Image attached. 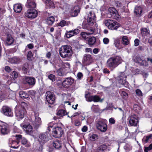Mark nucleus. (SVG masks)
<instances>
[{"instance_id":"41","label":"nucleus","mask_w":152,"mask_h":152,"mask_svg":"<svg viewBox=\"0 0 152 152\" xmlns=\"http://www.w3.org/2000/svg\"><path fill=\"white\" fill-rule=\"evenodd\" d=\"M57 114L59 117H62L64 116L67 115V114L66 110L61 109L58 111Z\"/></svg>"},{"instance_id":"12","label":"nucleus","mask_w":152,"mask_h":152,"mask_svg":"<svg viewBox=\"0 0 152 152\" xmlns=\"http://www.w3.org/2000/svg\"><path fill=\"white\" fill-rule=\"evenodd\" d=\"M0 132L2 135L8 134L10 132L9 125L6 123L1 122L0 123Z\"/></svg>"},{"instance_id":"21","label":"nucleus","mask_w":152,"mask_h":152,"mask_svg":"<svg viewBox=\"0 0 152 152\" xmlns=\"http://www.w3.org/2000/svg\"><path fill=\"white\" fill-rule=\"evenodd\" d=\"M96 18L95 13L92 11H90L88 14L87 21L89 24H93Z\"/></svg>"},{"instance_id":"6","label":"nucleus","mask_w":152,"mask_h":152,"mask_svg":"<svg viewBox=\"0 0 152 152\" xmlns=\"http://www.w3.org/2000/svg\"><path fill=\"white\" fill-rule=\"evenodd\" d=\"M50 136V133L46 132L40 133L39 135L38 140L40 144H44L49 140V137Z\"/></svg>"},{"instance_id":"4","label":"nucleus","mask_w":152,"mask_h":152,"mask_svg":"<svg viewBox=\"0 0 152 152\" xmlns=\"http://www.w3.org/2000/svg\"><path fill=\"white\" fill-rule=\"evenodd\" d=\"M104 23L109 29L112 30H117L120 26V24L117 21L110 19L106 20Z\"/></svg>"},{"instance_id":"62","label":"nucleus","mask_w":152,"mask_h":152,"mask_svg":"<svg viewBox=\"0 0 152 152\" xmlns=\"http://www.w3.org/2000/svg\"><path fill=\"white\" fill-rule=\"evenodd\" d=\"M140 41L139 40L137 39H136L134 41V45L136 46H137L139 45Z\"/></svg>"},{"instance_id":"18","label":"nucleus","mask_w":152,"mask_h":152,"mask_svg":"<svg viewBox=\"0 0 152 152\" xmlns=\"http://www.w3.org/2000/svg\"><path fill=\"white\" fill-rule=\"evenodd\" d=\"M80 30L77 28L69 31H66L65 36L67 38H70L74 36L77 35L80 32Z\"/></svg>"},{"instance_id":"54","label":"nucleus","mask_w":152,"mask_h":152,"mask_svg":"<svg viewBox=\"0 0 152 152\" xmlns=\"http://www.w3.org/2000/svg\"><path fill=\"white\" fill-rule=\"evenodd\" d=\"M33 56V55L32 52L31 51H29L28 53L27 56L28 59L29 60H31V58Z\"/></svg>"},{"instance_id":"46","label":"nucleus","mask_w":152,"mask_h":152,"mask_svg":"<svg viewBox=\"0 0 152 152\" xmlns=\"http://www.w3.org/2000/svg\"><path fill=\"white\" fill-rule=\"evenodd\" d=\"M29 64L28 63H26L23 65L22 70L24 73H27L29 69Z\"/></svg>"},{"instance_id":"7","label":"nucleus","mask_w":152,"mask_h":152,"mask_svg":"<svg viewBox=\"0 0 152 152\" xmlns=\"http://www.w3.org/2000/svg\"><path fill=\"white\" fill-rule=\"evenodd\" d=\"M15 115L18 120H20L24 117L26 113V109L15 107Z\"/></svg>"},{"instance_id":"5","label":"nucleus","mask_w":152,"mask_h":152,"mask_svg":"<svg viewBox=\"0 0 152 152\" xmlns=\"http://www.w3.org/2000/svg\"><path fill=\"white\" fill-rule=\"evenodd\" d=\"M90 93L88 92L85 94L86 100L89 102H102L103 99H101L100 96L97 95H90Z\"/></svg>"},{"instance_id":"26","label":"nucleus","mask_w":152,"mask_h":152,"mask_svg":"<svg viewBox=\"0 0 152 152\" xmlns=\"http://www.w3.org/2000/svg\"><path fill=\"white\" fill-rule=\"evenodd\" d=\"M10 61L11 64H18L22 61V59L19 56H15L10 59Z\"/></svg>"},{"instance_id":"9","label":"nucleus","mask_w":152,"mask_h":152,"mask_svg":"<svg viewBox=\"0 0 152 152\" xmlns=\"http://www.w3.org/2000/svg\"><path fill=\"white\" fill-rule=\"evenodd\" d=\"M132 60L134 62L139 64L141 66H146L148 65V62L142 58L139 54L134 55L133 57Z\"/></svg>"},{"instance_id":"52","label":"nucleus","mask_w":152,"mask_h":152,"mask_svg":"<svg viewBox=\"0 0 152 152\" xmlns=\"http://www.w3.org/2000/svg\"><path fill=\"white\" fill-rule=\"evenodd\" d=\"M10 75L12 78H16L18 77V73L16 71H13L11 73Z\"/></svg>"},{"instance_id":"29","label":"nucleus","mask_w":152,"mask_h":152,"mask_svg":"<svg viewBox=\"0 0 152 152\" xmlns=\"http://www.w3.org/2000/svg\"><path fill=\"white\" fill-rule=\"evenodd\" d=\"M7 36L6 39V43L8 45H10L12 44L14 42V39L11 34L9 33L6 34Z\"/></svg>"},{"instance_id":"27","label":"nucleus","mask_w":152,"mask_h":152,"mask_svg":"<svg viewBox=\"0 0 152 152\" xmlns=\"http://www.w3.org/2000/svg\"><path fill=\"white\" fill-rule=\"evenodd\" d=\"M80 8L78 5L74 6L71 12V14L73 17L77 16L78 13L80 12Z\"/></svg>"},{"instance_id":"16","label":"nucleus","mask_w":152,"mask_h":152,"mask_svg":"<svg viewBox=\"0 0 152 152\" xmlns=\"http://www.w3.org/2000/svg\"><path fill=\"white\" fill-rule=\"evenodd\" d=\"M108 11L113 19L117 20L119 18L120 16L117 10L114 7H110L108 9Z\"/></svg>"},{"instance_id":"15","label":"nucleus","mask_w":152,"mask_h":152,"mask_svg":"<svg viewBox=\"0 0 152 152\" xmlns=\"http://www.w3.org/2000/svg\"><path fill=\"white\" fill-rule=\"evenodd\" d=\"M23 83L27 84L29 86H34L36 83V79L35 78L29 76H25L23 78Z\"/></svg>"},{"instance_id":"38","label":"nucleus","mask_w":152,"mask_h":152,"mask_svg":"<svg viewBox=\"0 0 152 152\" xmlns=\"http://www.w3.org/2000/svg\"><path fill=\"white\" fill-rule=\"evenodd\" d=\"M126 76H125L124 78H123L122 76H120L119 80V82L126 87L128 86V83L126 81Z\"/></svg>"},{"instance_id":"33","label":"nucleus","mask_w":152,"mask_h":152,"mask_svg":"<svg viewBox=\"0 0 152 152\" xmlns=\"http://www.w3.org/2000/svg\"><path fill=\"white\" fill-rule=\"evenodd\" d=\"M152 140V134L149 135L145 136L142 139V142L143 143L151 142Z\"/></svg>"},{"instance_id":"45","label":"nucleus","mask_w":152,"mask_h":152,"mask_svg":"<svg viewBox=\"0 0 152 152\" xmlns=\"http://www.w3.org/2000/svg\"><path fill=\"white\" fill-rule=\"evenodd\" d=\"M91 110L93 111L96 113H99L100 111V110L99 107L98 105H96L93 104L91 107Z\"/></svg>"},{"instance_id":"17","label":"nucleus","mask_w":152,"mask_h":152,"mask_svg":"<svg viewBox=\"0 0 152 152\" xmlns=\"http://www.w3.org/2000/svg\"><path fill=\"white\" fill-rule=\"evenodd\" d=\"M97 128L101 132H105L107 129V125L104 121H100L97 123Z\"/></svg>"},{"instance_id":"50","label":"nucleus","mask_w":152,"mask_h":152,"mask_svg":"<svg viewBox=\"0 0 152 152\" xmlns=\"http://www.w3.org/2000/svg\"><path fill=\"white\" fill-rule=\"evenodd\" d=\"M27 104L25 102H23L21 103L20 105H17L15 107L20 108L22 109H25V107L26 106Z\"/></svg>"},{"instance_id":"37","label":"nucleus","mask_w":152,"mask_h":152,"mask_svg":"<svg viewBox=\"0 0 152 152\" xmlns=\"http://www.w3.org/2000/svg\"><path fill=\"white\" fill-rule=\"evenodd\" d=\"M121 44L124 45H127L130 43V41L129 40L127 36H123L121 38Z\"/></svg>"},{"instance_id":"58","label":"nucleus","mask_w":152,"mask_h":152,"mask_svg":"<svg viewBox=\"0 0 152 152\" xmlns=\"http://www.w3.org/2000/svg\"><path fill=\"white\" fill-rule=\"evenodd\" d=\"M77 76L78 79L79 80H80L83 77V75L81 72H79L77 74Z\"/></svg>"},{"instance_id":"30","label":"nucleus","mask_w":152,"mask_h":152,"mask_svg":"<svg viewBox=\"0 0 152 152\" xmlns=\"http://www.w3.org/2000/svg\"><path fill=\"white\" fill-rule=\"evenodd\" d=\"M107 148V147L106 145L102 144L97 147L95 152H105Z\"/></svg>"},{"instance_id":"44","label":"nucleus","mask_w":152,"mask_h":152,"mask_svg":"<svg viewBox=\"0 0 152 152\" xmlns=\"http://www.w3.org/2000/svg\"><path fill=\"white\" fill-rule=\"evenodd\" d=\"M99 138L98 135L96 134H93L89 136V139L91 141H95L98 139Z\"/></svg>"},{"instance_id":"57","label":"nucleus","mask_w":152,"mask_h":152,"mask_svg":"<svg viewBox=\"0 0 152 152\" xmlns=\"http://www.w3.org/2000/svg\"><path fill=\"white\" fill-rule=\"evenodd\" d=\"M103 42L104 44L107 45L109 43V40L108 38L105 37L103 39Z\"/></svg>"},{"instance_id":"40","label":"nucleus","mask_w":152,"mask_h":152,"mask_svg":"<svg viewBox=\"0 0 152 152\" xmlns=\"http://www.w3.org/2000/svg\"><path fill=\"white\" fill-rule=\"evenodd\" d=\"M55 21L54 18L51 16L47 18L46 22L49 25H52Z\"/></svg>"},{"instance_id":"19","label":"nucleus","mask_w":152,"mask_h":152,"mask_svg":"<svg viewBox=\"0 0 152 152\" xmlns=\"http://www.w3.org/2000/svg\"><path fill=\"white\" fill-rule=\"evenodd\" d=\"M74 81V80L71 77L66 78L63 81L62 86L65 88H68L72 84Z\"/></svg>"},{"instance_id":"20","label":"nucleus","mask_w":152,"mask_h":152,"mask_svg":"<svg viewBox=\"0 0 152 152\" xmlns=\"http://www.w3.org/2000/svg\"><path fill=\"white\" fill-rule=\"evenodd\" d=\"M15 137L20 142V140L21 144L24 145H26V147H28L30 146V145L28 143V140L27 139L24 137H22L21 135L16 134L15 135Z\"/></svg>"},{"instance_id":"8","label":"nucleus","mask_w":152,"mask_h":152,"mask_svg":"<svg viewBox=\"0 0 152 152\" xmlns=\"http://www.w3.org/2000/svg\"><path fill=\"white\" fill-rule=\"evenodd\" d=\"M25 17L30 19H34L38 16L37 11L34 9H28L24 13Z\"/></svg>"},{"instance_id":"51","label":"nucleus","mask_w":152,"mask_h":152,"mask_svg":"<svg viewBox=\"0 0 152 152\" xmlns=\"http://www.w3.org/2000/svg\"><path fill=\"white\" fill-rule=\"evenodd\" d=\"M135 92L137 95L141 97L143 96V94L141 91L139 89H137L136 91Z\"/></svg>"},{"instance_id":"35","label":"nucleus","mask_w":152,"mask_h":152,"mask_svg":"<svg viewBox=\"0 0 152 152\" xmlns=\"http://www.w3.org/2000/svg\"><path fill=\"white\" fill-rule=\"evenodd\" d=\"M20 97L23 99H29V95L25 91H21L19 92Z\"/></svg>"},{"instance_id":"47","label":"nucleus","mask_w":152,"mask_h":152,"mask_svg":"<svg viewBox=\"0 0 152 152\" xmlns=\"http://www.w3.org/2000/svg\"><path fill=\"white\" fill-rule=\"evenodd\" d=\"M68 25L66 21L65 20H61L60 22L58 23V26L63 27L64 26Z\"/></svg>"},{"instance_id":"36","label":"nucleus","mask_w":152,"mask_h":152,"mask_svg":"<svg viewBox=\"0 0 152 152\" xmlns=\"http://www.w3.org/2000/svg\"><path fill=\"white\" fill-rule=\"evenodd\" d=\"M141 33L142 37H145L149 35L150 31L146 28H141Z\"/></svg>"},{"instance_id":"49","label":"nucleus","mask_w":152,"mask_h":152,"mask_svg":"<svg viewBox=\"0 0 152 152\" xmlns=\"http://www.w3.org/2000/svg\"><path fill=\"white\" fill-rule=\"evenodd\" d=\"M48 77L49 79L51 80L52 82H54L56 80L55 76L52 74H50L48 76Z\"/></svg>"},{"instance_id":"55","label":"nucleus","mask_w":152,"mask_h":152,"mask_svg":"<svg viewBox=\"0 0 152 152\" xmlns=\"http://www.w3.org/2000/svg\"><path fill=\"white\" fill-rule=\"evenodd\" d=\"M115 4L116 7H121L122 5V4L120 1L116 0L115 1Z\"/></svg>"},{"instance_id":"63","label":"nucleus","mask_w":152,"mask_h":152,"mask_svg":"<svg viewBox=\"0 0 152 152\" xmlns=\"http://www.w3.org/2000/svg\"><path fill=\"white\" fill-rule=\"evenodd\" d=\"M88 130V127L87 126H84L82 129V131L83 132H86Z\"/></svg>"},{"instance_id":"31","label":"nucleus","mask_w":152,"mask_h":152,"mask_svg":"<svg viewBox=\"0 0 152 152\" xmlns=\"http://www.w3.org/2000/svg\"><path fill=\"white\" fill-rule=\"evenodd\" d=\"M23 129L26 133H31L33 129L32 126L30 124L24 125L23 126Z\"/></svg>"},{"instance_id":"64","label":"nucleus","mask_w":152,"mask_h":152,"mask_svg":"<svg viewBox=\"0 0 152 152\" xmlns=\"http://www.w3.org/2000/svg\"><path fill=\"white\" fill-rule=\"evenodd\" d=\"M28 48L30 49H32L34 48L33 45L31 43H30L27 45Z\"/></svg>"},{"instance_id":"14","label":"nucleus","mask_w":152,"mask_h":152,"mask_svg":"<svg viewBox=\"0 0 152 152\" xmlns=\"http://www.w3.org/2000/svg\"><path fill=\"white\" fill-rule=\"evenodd\" d=\"M47 96L46 99L47 102L49 104H53L55 102L56 97L54 94L50 91L46 92Z\"/></svg>"},{"instance_id":"34","label":"nucleus","mask_w":152,"mask_h":152,"mask_svg":"<svg viewBox=\"0 0 152 152\" xmlns=\"http://www.w3.org/2000/svg\"><path fill=\"white\" fill-rule=\"evenodd\" d=\"M22 8L21 4H16L13 6V9L14 11L16 13H20L21 12Z\"/></svg>"},{"instance_id":"39","label":"nucleus","mask_w":152,"mask_h":152,"mask_svg":"<svg viewBox=\"0 0 152 152\" xmlns=\"http://www.w3.org/2000/svg\"><path fill=\"white\" fill-rule=\"evenodd\" d=\"M142 12V9L140 6L136 7H135L134 10V13L136 15H140Z\"/></svg>"},{"instance_id":"13","label":"nucleus","mask_w":152,"mask_h":152,"mask_svg":"<svg viewBox=\"0 0 152 152\" xmlns=\"http://www.w3.org/2000/svg\"><path fill=\"white\" fill-rule=\"evenodd\" d=\"M1 112L4 115L8 117H12L13 115L12 109L8 106H3L1 109Z\"/></svg>"},{"instance_id":"53","label":"nucleus","mask_w":152,"mask_h":152,"mask_svg":"<svg viewBox=\"0 0 152 152\" xmlns=\"http://www.w3.org/2000/svg\"><path fill=\"white\" fill-rule=\"evenodd\" d=\"M140 107L137 104H134L133 106V109L134 111L138 112L140 110Z\"/></svg>"},{"instance_id":"11","label":"nucleus","mask_w":152,"mask_h":152,"mask_svg":"<svg viewBox=\"0 0 152 152\" xmlns=\"http://www.w3.org/2000/svg\"><path fill=\"white\" fill-rule=\"evenodd\" d=\"M128 119H129L130 125L132 126H137L140 120L138 115L136 114L131 115L129 117Z\"/></svg>"},{"instance_id":"22","label":"nucleus","mask_w":152,"mask_h":152,"mask_svg":"<svg viewBox=\"0 0 152 152\" xmlns=\"http://www.w3.org/2000/svg\"><path fill=\"white\" fill-rule=\"evenodd\" d=\"M94 32V30L92 29H91L89 32H81L80 33V35L86 42L88 38L90 37V35L93 34Z\"/></svg>"},{"instance_id":"2","label":"nucleus","mask_w":152,"mask_h":152,"mask_svg":"<svg viewBox=\"0 0 152 152\" xmlns=\"http://www.w3.org/2000/svg\"><path fill=\"white\" fill-rule=\"evenodd\" d=\"M59 54L63 58H69L72 55V50L71 47L69 45L62 46L59 49Z\"/></svg>"},{"instance_id":"56","label":"nucleus","mask_w":152,"mask_h":152,"mask_svg":"<svg viewBox=\"0 0 152 152\" xmlns=\"http://www.w3.org/2000/svg\"><path fill=\"white\" fill-rule=\"evenodd\" d=\"M7 72H10L12 70V69L8 66H6L4 69Z\"/></svg>"},{"instance_id":"32","label":"nucleus","mask_w":152,"mask_h":152,"mask_svg":"<svg viewBox=\"0 0 152 152\" xmlns=\"http://www.w3.org/2000/svg\"><path fill=\"white\" fill-rule=\"evenodd\" d=\"M53 147L57 149H60L62 148L61 141L59 140H55L53 143Z\"/></svg>"},{"instance_id":"48","label":"nucleus","mask_w":152,"mask_h":152,"mask_svg":"<svg viewBox=\"0 0 152 152\" xmlns=\"http://www.w3.org/2000/svg\"><path fill=\"white\" fill-rule=\"evenodd\" d=\"M63 69L61 68H60L59 69H57L56 72L57 73L58 75L59 76H63L64 75V73L63 72Z\"/></svg>"},{"instance_id":"3","label":"nucleus","mask_w":152,"mask_h":152,"mask_svg":"<svg viewBox=\"0 0 152 152\" xmlns=\"http://www.w3.org/2000/svg\"><path fill=\"white\" fill-rule=\"evenodd\" d=\"M52 123L49 124L47 129L49 132L52 129V134L53 136L55 138L61 137L64 133L61 127L58 126H55L53 125Z\"/></svg>"},{"instance_id":"25","label":"nucleus","mask_w":152,"mask_h":152,"mask_svg":"<svg viewBox=\"0 0 152 152\" xmlns=\"http://www.w3.org/2000/svg\"><path fill=\"white\" fill-rule=\"evenodd\" d=\"M96 41V38L94 37L90 36L87 40L86 42L91 47H92L95 45Z\"/></svg>"},{"instance_id":"23","label":"nucleus","mask_w":152,"mask_h":152,"mask_svg":"<svg viewBox=\"0 0 152 152\" xmlns=\"http://www.w3.org/2000/svg\"><path fill=\"white\" fill-rule=\"evenodd\" d=\"M36 5L34 0H27L26 6L29 9H34L36 8Z\"/></svg>"},{"instance_id":"42","label":"nucleus","mask_w":152,"mask_h":152,"mask_svg":"<svg viewBox=\"0 0 152 152\" xmlns=\"http://www.w3.org/2000/svg\"><path fill=\"white\" fill-rule=\"evenodd\" d=\"M114 44L118 49H120L123 48L121 45L120 43V40L118 39H117L115 40Z\"/></svg>"},{"instance_id":"10","label":"nucleus","mask_w":152,"mask_h":152,"mask_svg":"<svg viewBox=\"0 0 152 152\" xmlns=\"http://www.w3.org/2000/svg\"><path fill=\"white\" fill-rule=\"evenodd\" d=\"M19 143L20 141L15 137V135L12 136L9 139L8 144L10 147L12 148H18L19 147Z\"/></svg>"},{"instance_id":"28","label":"nucleus","mask_w":152,"mask_h":152,"mask_svg":"<svg viewBox=\"0 0 152 152\" xmlns=\"http://www.w3.org/2000/svg\"><path fill=\"white\" fill-rule=\"evenodd\" d=\"M83 59L84 62L87 64H89L92 61L91 56L89 54H85Z\"/></svg>"},{"instance_id":"24","label":"nucleus","mask_w":152,"mask_h":152,"mask_svg":"<svg viewBox=\"0 0 152 152\" xmlns=\"http://www.w3.org/2000/svg\"><path fill=\"white\" fill-rule=\"evenodd\" d=\"M45 4V7L47 9H53L55 7L53 2L51 0H42Z\"/></svg>"},{"instance_id":"61","label":"nucleus","mask_w":152,"mask_h":152,"mask_svg":"<svg viewBox=\"0 0 152 152\" xmlns=\"http://www.w3.org/2000/svg\"><path fill=\"white\" fill-rule=\"evenodd\" d=\"M28 92L30 95L33 96L35 95V91L33 90H30L28 91Z\"/></svg>"},{"instance_id":"60","label":"nucleus","mask_w":152,"mask_h":152,"mask_svg":"<svg viewBox=\"0 0 152 152\" xmlns=\"http://www.w3.org/2000/svg\"><path fill=\"white\" fill-rule=\"evenodd\" d=\"M109 122L111 124H114L115 123V120L114 118H110L109 119Z\"/></svg>"},{"instance_id":"43","label":"nucleus","mask_w":152,"mask_h":152,"mask_svg":"<svg viewBox=\"0 0 152 152\" xmlns=\"http://www.w3.org/2000/svg\"><path fill=\"white\" fill-rule=\"evenodd\" d=\"M41 122V118L38 117H35L33 124L36 127L38 126Z\"/></svg>"},{"instance_id":"1","label":"nucleus","mask_w":152,"mask_h":152,"mask_svg":"<svg viewBox=\"0 0 152 152\" xmlns=\"http://www.w3.org/2000/svg\"><path fill=\"white\" fill-rule=\"evenodd\" d=\"M122 61L120 56H114L107 59L106 64V66L111 70H113L121 63Z\"/></svg>"},{"instance_id":"59","label":"nucleus","mask_w":152,"mask_h":152,"mask_svg":"<svg viewBox=\"0 0 152 152\" xmlns=\"http://www.w3.org/2000/svg\"><path fill=\"white\" fill-rule=\"evenodd\" d=\"M17 51V49L15 48H12L9 50V52L10 53H15Z\"/></svg>"}]
</instances>
